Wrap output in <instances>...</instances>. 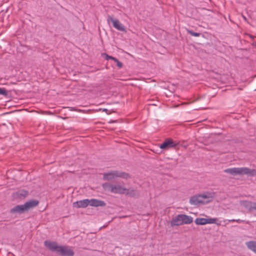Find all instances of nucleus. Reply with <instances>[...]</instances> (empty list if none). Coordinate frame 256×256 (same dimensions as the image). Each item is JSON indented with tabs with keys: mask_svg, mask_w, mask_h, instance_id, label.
<instances>
[{
	"mask_svg": "<svg viewBox=\"0 0 256 256\" xmlns=\"http://www.w3.org/2000/svg\"><path fill=\"white\" fill-rule=\"evenodd\" d=\"M182 224H190L193 221V218L192 216H187L184 214H180Z\"/></svg>",
	"mask_w": 256,
	"mask_h": 256,
	"instance_id": "13",
	"label": "nucleus"
},
{
	"mask_svg": "<svg viewBox=\"0 0 256 256\" xmlns=\"http://www.w3.org/2000/svg\"><path fill=\"white\" fill-rule=\"evenodd\" d=\"M114 62L116 63V65L119 68L122 67V64L120 61H119L118 59L116 58Z\"/></svg>",
	"mask_w": 256,
	"mask_h": 256,
	"instance_id": "20",
	"label": "nucleus"
},
{
	"mask_svg": "<svg viewBox=\"0 0 256 256\" xmlns=\"http://www.w3.org/2000/svg\"><path fill=\"white\" fill-rule=\"evenodd\" d=\"M108 58H110V60H113L114 61H115V60H116V58L114 57H113L112 56H110V57H108Z\"/></svg>",
	"mask_w": 256,
	"mask_h": 256,
	"instance_id": "24",
	"label": "nucleus"
},
{
	"mask_svg": "<svg viewBox=\"0 0 256 256\" xmlns=\"http://www.w3.org/2000/svg\"><path fill=\"white\" fill-rule=\"evenodd\" d=\"M176 144L172 138H167L160 145V148L162 149H168L175 147Z\"/></svg>",
	"mask_w": 256,
	"mask_h": 256,
	"instance_id": "8",
	"label": "nucleus"
},
{
	"mask_svg": "<svg viewBox=\"0 0 256 256\" xmlns=\"http://www.w3.org/2000/svg\"><path fill=\"white\" fill-rule=\"evenodd\" d=\"M170 224L172 226H178L182 224V222L180 214H178L172 220V221L170 222Z\"/></svg>",
	"mask_w": 256,
	"mask_h": 256,
	"instance_id": "12",
	"label": "nucleus"
},
{
	"mask_svg": "<svg viewBox=\"0 0 256 256\" xmlns=\"http://www.w3.org/2000/svg\"><path fill=\"white\" fill-rule=\"evenodd\" d=\"M90 206V200L88 199H84L73 203V206L76 208H84Z\"/></svg>",
	"mask_w": 256,
	"mask_h": 256,
	"instance_id": "9",
	"label": "nucleus"
},
{
	"mask_svg": "<svg viewBox=\"0 0 256 256\" xmlns=\"http://www.w3.org/2000/svg\"><path fill=\"white\" fill-rule=\"evenodd\" d=\"M28 192L26 190H22V191L20 192V194L21 196H26L28 195Z\"/></svg>",
	"mask_w": 256,
	"mask_h": 256,
	"instance_id": "21",
	"label": "nucleus"
},
{
	"mask_svg": "<svg viewBox=\"0 0 256 256\" xmlns=\"http://www.w3.org/2000/svg\"><path fill=\"white\" fill-rule=\"evenodd\" d=\"M103 175L104 180L108 181L116 178H120L124 179H128L130 178L128 173L118 170H110L108 172L104 173Z\"/></svg>",
	"mask_w": 256,
	"mask_h": 256,
	"instance_id": "4",
	"label": "nucleus"
},
{
	"mask_svg": "<svg viewBox=\"0 0 256 256\" xmlns=\"http://www.w3.org/2000/svg\"><path fill=\"white\" fill-rule=\"evenodd\" d=\"M102 111L105 112L108 114V110H107L106 108H104V109H103Z\"/></svg>",
	"mask_w": 256,
	"mask_h": 256,
	"instance_id": "25",
	"label": "nucleus"
},
{
	"mask_svg": "<svg viewBox=\"0 0 256 256\" xmlns=\"http://www.w3.org/2000/svg\"><path fill=\"white\" fill-rule=\"evenodd\" d=\"M242 204L246 208L250 210H255L256 212V202H252L250 201H243L242 202Z\"/></svg>",
	"mask_w": 256,
	"mask_h": 256,
	"instance_id": "11",
	"label": "nucleus"
},
{
	"mask_svg": "<svg viewBox=\"0 0 256 256\" xmlns=\"http://www.w3.org/2000/svg\"><path fill=\"white\" fill-rule=\"evenodd\" d=\"M90 200V206H95V207H98V206H104L106 205V202L101 200H98L95 198H92L90 200Z\"/></svg>",
	"mask_w": 256,
	"mask_h": 256,
	"instance_id": "10",
	"label": "nucleus"
},
{
	"mask_svg": "<svg viewBox=\"0 0 256 256\" xmlns=\"http://www.w3.org/2000/svg\"><path fill=\"white\" fill-rule=\"evenodd\" d=\"M104 54L105 56V58H106V60H110V58H108V57H110V56L108 55V54Z\"/></svg>",
	"mask_w": 256,
	"mask_h": 256,
	"instance_id": "22",
	"label": "nucleus"
},
{
	"mask_svg": "<svg viewBox=\"0 0 256 256\" xmlns=\"http://www.w3.org/2000/svg\"><path fill=\"white\" fill-rule=\"evenodd\" d=\"M107 21L108 23L112 22L113 26L116 29L121 32H126L124 26L118 19L114 18L112 16L108 15Z\"/></svg>",
	"mask_w": 256,
	"mask_h": 256,
	"instance_id": "7",
	"label": "nucleus"
},
{
	"mask_svg": "<svg viewBox=\"0 0 256 256\" xmlns=\"http://www.w3.org/2000/svg\"><path fill=\"white\" fill-rule=\"evenodd\" d=\"M44 244L52 252H56L62 256H74V252L71 248L66 246H58L56 242L46 240L44 241Z\"/></svg>",
	"mask_w": 256,
	"mask_h": 256,
	"instance_id": "1",
	"label": "nucleus"
},
{
	"mask_svg": "<svg viewBox=\"0 0 256 256\" xmlns=\"http://www.w3.org/2000/svg\"><path fill=\"white\" fill-rule=\"evenodd\" d=\"M234 221H236L238 222H240L242 220H229V222H234Z\"/></svg>",
	"mask_w": 256,
	"mask_h": 256,
	"instance_id": "23",
	"label": "nucleus"
},
{
	"mask_svg": "<svg viewBox=\"0 0 256 256\" xmlns=\"http://www.w3.org/2000/svg\"><path fill=\"white\" fill-rule=\"evenodd\" d=\"M187 32L190 34L191 36H200V33H199V32H193L192 30H186Z\"/></svg>",
	"mask_w": 256,
	"mask_h": 256,
	"instance_id": "18",
	"label": "nucleus"
},
{
	"mask_svg": "<svg viewBox=\"0 0 256 256\" xmlns=\"http://www.w3.org/2000/svg\"><path fill=\"white\" fill-rule=\"evenodd\" d=\"M38 203L39 202L38 200H32L28 202H26L24 204L17 205L14 206L10 210V212L12 214H22L26 211H28V210L38 205Z\"/></svg>",
	"mask_w": 256,
	"mask_h": 256,
	"instance_id": "3",
	"label": "nucleus"
},
{
	"mask_svg": "<svg viewBox=\"0 0 256 256\" xmlns=\"http://www.w3.org/2000/svg\"><path fill=\"white\" fill-rule=\"evenodd\" d=\"M125 194H128L131 196H135L138 195V192L136 190L132 188H126Z\"/></svg>",
	"mask_w": 256,
	"mask_h": 256,
	"instance_id": "15",
	"label": "nucleus"
},
{
	"mask_svg": "<svg viewBox=\"0 0 256 256\" xmlns=\"http://www.w3.org/2000/svg\"><path fill=\"white\" fill-rule=\"evenodd\" d=\"M224 171L232 176L246 174L251 176H256V169H250L246 167L228 168Z\"/></svg>",
	"mask_w": 256,
	"mask_h": 256,
	"instance_id": "2",
	"label": "nucleus"
},
{
	"mask_svg": "<svg viewBox=\"0 0 256 256\" xmlns=\"http://www.w3.org/2000/svg\"><path fill=\"white\" fill-rule=\"evenodd\" d=\"M210 194H202L198 195H196L192 196L190 200V203L192 205H198V204H204V202L202 199L210 198Z\"/></svg>",
	"mask_w": 256,
	"mask_h": 256,
	"instance_id": "6",
	"label": "nucleus"
},
{
	"mask_svg": "<svg viewBox=\"0 0 256 256\" xmlns=\"http://www.w3.org/2000/svg\"><path fill=\"white\" fill-rule=\"evenodd\" d=\"M102 187L105 190L110 192L114 194H125L126 188L122 187L120 184H112L109 183H104Z\"/></svg>",
	"mask_w": 256,
	"mask_h": 256,
	"instance_id": "5",
	"label": "nucleus"
},
{
	"mask_svg": "<svg viewBox=\"0 0 256 256\" xmlns=\"http://www.w3.org/2000/svg\"><path fill=\"white\" fill-rule=\"evenodd\" d=\"M206 222L207 224H216V222L218 220L217 218H206Z\"/></svg>",
	"mask_w": 256,
	"mask_h": 256,
	"instance_id": "17",
	"label": "nucleus"
},
{
	"mask_svg": "<svg viewBox=\"0 0 256 256\" xmlns=\"http://www.w3.org/2000/svg\"><path fill=\"white\" fill-rule=\"evenodd\" d=\"M206 220L205 218H196L194 222L198 225H204L206 224Z\"/></svg>",
	"mask_w": 256,
	"mask_h": 256,
	"instance_id": "16",
	"label": "nucleus"
},
{
	"mask_svg": "<svg viewBox=\"0 0 256 256\" xmlns=\"http://www.w3.org/2000/svg\"><path fill=\"white\" fill-rule=\"evenodd\" d=\"M248 248L256 253V241H250L246 242Z\"/></svg>",
	"mask_w": 256,
	"mask_h": 256,
	"instance_id": "14",
	"label": "nucleus"
},
{
	"mask_svg": "<svg viewBox=\"0 0 256 256\" xmlns=\"http://www.w3.org/2000/svg\"><path fill=\"white\" fill-rule=\"evenodd\" d=\"M0 94L6 96L8 94V92L4 88H0Z\"/></svg>",
	"mask_w": 256,
	"mask_h": 256,
	"instance_id": "19",
	"label": "nucleus"
}]
</instances>
